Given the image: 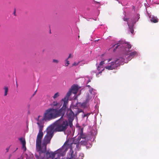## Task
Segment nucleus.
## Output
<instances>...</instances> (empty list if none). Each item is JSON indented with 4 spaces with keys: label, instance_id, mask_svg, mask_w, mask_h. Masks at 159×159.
<instances>
[{
    "label": "nucleus",
    "instance_id": "obj_1",
    "mask_svg": "<svg viewBox=\"0 0 159 159\" xmlns=\"http://www.w3.org/2000/svg\"><path fill=\"white\" fill-rule=\"evenodd\" d=\"M66 106H64L60 109L56 108H49L45 110L43 115V118L41 120L46 121H49L60 116L62 114H63L65 111Z\"/></svg>",
    "mask_w": 159,
    "mask_h": 159
},
{
    "label": "nucleus",
    "instance_id": "obj_2",
    "mask_svg": "<svg viewBox=\"0 0 159 159\" xmlns=\"http://www.w3.org/2000/svg\"><path fill=\"white\" fill-rule=\"evenodd\" d=\"M65 113V111H64V114L61 116V117L54 123L55 131L65 132L67 129L68 127V120L63 119Z\"/></svg>",
    "mask_w": 159,
    "mask_h": 159
},
{
    "label": "nucleus",
    "instance_id": "obj_3",
    "mask_svg": "<svg viewBox=\"0 0 159 159\" xmlns=\"http://www.w3.org/2000/svg\"><path fill=\"white\" fill-rule=\"evenodd\" d=\"M39 116H38V118L37 119V124L38 125L39 129V132L38 134L36 141V149L37 152H39L41 150L42 139L43 135V130L44 123L43 122L42 120H39Z\"/></svg>",
    "mask_w": 159,
    "mask_h": 159
},
{
    "label": "nucleus",
    "instance_id": "obj_4",
    "mask_svg": "<svg viewBox=\"0 0 159 159\" xmlns=\"http://www.w3.org/2000/svg\"><path fill=\"white\" fill-rule=\"evenodd\" d=\"M53 135L52 130H48L47 134L45 136L43 142L42 146L41 145V150L39 151L40 154L41 153L45 152L47 149V145L50 143L51 139Z\"/></svg>",
    "mask_w": 159,
    "mask_h": 159
},
{
    "label": "nucleus",
    "instance_id": "obj_5",
    "mask_svg": "<svg viewBox=\"0 0 159 159\" xmlns=\"http://www.w3.org/2000/svg\"><path fill=\"white\" fill-rule=\"evenodd\" d=\"M78 89V87L77 85H74L71 86L70 89L67 93L66 96L62 99V101L64 102V106L65 105L67 106V105L69 97L71 95L72 92L75 94L77 93Z\"/></svg>",
    "mask_w": 159,
    "mask_h": 159
},
{
    "label": "nucleus",
    "instance_id": "obj_6",
    "mask_svg": "<svg viewBox=\"0 0 159 159\" xmlns=\"http://www.w3.org/2000/svg\"><path fill=\"white\" fill-rule=\"evenodd\" d=\"M119 63H116L115 60L114 61H111L110 63H108V65L105 68L108 70H113L116 69L118 66H119Z\"/></svg>",
    "mask_w": 159,
    "mask_h": 159
},
{
    "label": "nucleus",
    "instance_id": "obj_7",
    "mask_svg": "<svg viewBox=\"0 0 159 159\" xmlns=\"http://www.w3.org/2000/svg\"><path fill=\"white\" fill-rule=\"evenodd\" d=\"M75 114V112H74L71 108H68L66 113V115L68 120L71 119L72 120H74Z\"/></svg>",
    "mask_w": 159,
    "mask_h": 159
},
{
    "label": "nucleus",
    "instance_id": "obj_8",
    "mask_svg": "<svg viewBox=\"0 0 159 159\" xmlns=\"http://www.w3.org/2000/svg\"><path fill=\"white\" fill-rule=\"evenodd\" d=\"M61 152V149H60L54 152H51V155L49 156L48 158L51 157L52 159H53L56 155H57L58 154L60 153Z\"/></svg>",
    "mask_w": 159,
    "mask_h": 159
},
{
    "label": "nucleus",
    "instance_id": "obj_9",
    "mask_svg": "<svg viewBox=\"0 0 159 159\" xmlns=\"http://www.w3.org/2000/svg\"><path fill=\"white\" fill-rule=\"evenodd\" d=\"M97 69L98 71H100L98 73L96 74V76L98 77V75L99 74H101L102 71L104 70V68H103V66L99 65L98 66Z\"/></svg>",
    "mask_w": 159,
    "mask_h": 159
},
{
    "label": "nucleus",
    "instance_id": "obj_10",
    "mask_svg": "<svg viewBox=\"0 0 159 159\" xmlns=\"http://www.w3.org/2000/svg\"><path fill=\"white\" fill-rule=\"evenodd\" d=\"M150 18H151L150 21L151 22L154 23H156L158 22V20L156 16H150Z\"/></svg>",
    "mask_w": 159,
    "mask_h": 159
},
{
    "label": "nucleus",
    "instance_id": "obj_11",
    "mask_svg": "<svg viewBox=\"0 0 159 159\" xmlns=\"http://www.w3.org/2000/svg\"><path fill=\"white\" fill-rule=\"evenodd\" d=\"M137 54V52H136L134 51L131 52L129 54V57L128 58V60H130L132 58L134 57Z\"/></svg>",
    "mask_w": 159,
    "mask_h": 159
},
{
    "label": "nucleus",
    "instance_id": "obj_12",
    "mask_svg": "<svg viewBox=\"0 0 159 159\" xmlns=\"http://www.w3.org/2000/svg\"><path fill=\"white\" fill-rule=\"evenodd\" d=\"M124 59H123L122 58H120L119 59L115 60L116 63H118L119 64V66L122 64L124 62Z\"/></svg>",
    "mask_w": 159,
    "mask_h": 159
},
{
    "label": "nucleus",
    "instance_id": "obj_13",
    "mask_svg": "<svg viewBox=\"0 0 159 159\" xmlns=\"http://www.w3.org/2000/svg\"><path fill=\"white\" fill-rule=\"evenodd\" d=\"M59 104L56 101H54L52 103H51L50 105L51 107L54 108V107H57L59 106Z\"/></svg>",
    "mask_w": 159,
    "mask_h": 159
},
{
    "label": "nucleus",
    "instance_id": "obj_14",
    "mask_svg": "<svg viewBox=\"0 0 159 159\" xmlns=\"http://www.w3.org/2000/svg\"><path fill=\"white\" fill-rule=\"evenodd\" d=\"M80 135L81 138L83 139H85L86 138V136L85 135L83 134V128H82L80 130Z\"/></svg>",
    "mask_w": 159,
    "mask_h": 159
},
{
    "label": "nucleus",
    "instance_id": "obj_15",
    "mask_svg": "<svg viewBox=\"0 0 159 159\" xmlns=\"http://www.w3.org/2000/svg\"><path fill=\"white\" fill-rule=\"evenodd\" d=\"M123 46L126 48L125 50L127 51V48L129 50L131 48V45L128 43H125L124 44Z\"/></svg>",
    "mask_w": 159,
    "mask_h": 159
},
{
    "label": "nucleus",
    "instance_id": "obj_16",
    "mask_svg": "<svg viewBox=\"0 0 159 159\" xmlns=\"http://www.w3.org/2000/svg\"><path fill=\"white\" fill-rule=\"evenodd\" d=\"M19 140L20 142L21 143L22 145H25V144H26V142L25 139L24 138H21L19 139Z\"/></svg>",
    "mask_w": 159,
    "mask_h": 159
},
{
    "label": "nucleus",
    "instance_id": "obj_17",
    "mask_svg": "<svg viewBox=\"0 0 159 159\" xmlns=\"http://www.w3.org/2000/svg\"><path fill=\"white\" fill-rule=\"evenodd\" d=\"M4 96H6L7 95V93L8 90V88L7 87L5 86L4 88Z\"/></svg>",
    "mask_w": 159,
    "mask_h": 159
},
{
    "label": "nucleus",
    "instance_id": "obj_18",
    "mask_svg": "<svg viewBox=\"0 0 159 159\" xmlns=\"http://www.w3.org/2000/svg\"><path fill=\"white\" fill-rule=\"evenodd\" d=\"M68 120V126L69 125L70 128H72L73 126L72 121L73 120L71 119L68 120Z\"/></svg>",
    "mask_w": 159,
    "mask_h": 159
},
{
    "label": "nucleus",
    "instance_id": "obj_19",
    "mask_svg": "<svg viewBox=\"0 0 159 159\" xmlns=\"http://www.w3.org/2000/svg\"><path fill=\"white\" fill-rule=\"evenodd\" d=\"M115 45H116L115 48V49H114V50H113V51L114 52H115L116 49L117 48L119 47V46H120V43H118V44H115V45H111V48H113Z\"/></svg>",
    "mask_w": 159,
    "mask_h": 159
},
{
    "label": "nucleus",
    "instance_id": "obj_20",
    "mask_svg": "<svg viewBox=\"0 0 159 159\" xmlns=\"http://www.w3.org/2000/svg\"><path fill=\"white\" fill-rule=\"evenodd\" d=\"M83 112L82 110L81 109H77V111L75 112V114L77 116L80 113Z\"/></svg>",
    "mask_w": 159,
    "mask_h": 159
},
{
    "label": "nucleus",
    "instance_id": "obj_21",
    "mask_svg": "<svg viewBox=\"0 0 159 159\" xmlns=\"http://www.w3.org/2000/svg\"><path fill=\"white\" fill-rule=\"evenodd\" d=\"M133 26H129V30H130V32H131V33L132 34H133L134 32V30H133Z\"/></svg>",
    "mask_w": 159,
    "mask_h": 159
},
{
    "label": "nucleus",
    "instance_id": "obj_22",
    "mask_svg": "<svg viewBox=\"0 0 159 159\" xmlns=\"http://www.w3.org/2000/svg\"><path fill=\"white\" fill-rule=\"evenodd\" d=\"M59 94L58 93H57L55 94L54 95V96H53V98L54 99H55L56 98H57V97H58L59 96Z\"/></svg>",
    "mask_w": 159,
    "mask_h": 159
},
{
    "label": "nucleus",
    "instance_id": "obj_23",
    "mask_svg": "<svg viewBox=\"0 0 159 159\" xmlns=\"http://www.w3.org/2000/svg\"><path fill=\"white\" fill-rule=\"evenodd\" d=\"M61 155V154L60 153L58 154H57V157L55 158V159H64L63 158H60V155Z\"/></svg>",
    "mask_w": 159,
    "mask_h": 159
},
{
    "label": "nucleus",
    "instance_id": "obj_24",
    "mask_svg": "<svg viewBox=\"0 0 159 159\" xmlns=\"http://www.w3.org/2000/svg\"><path fill=\"white\" fill-rule=\"evenodd\" d=\"M42 153H41L40 154V153H39V156H38L37 155H35V157H36V159H40V156L41 155V154Z\"/></svg>",
    "mask_w": 159,
    "mask_h": 159
},
{
    "label": "nucleus",
    "instance_id": "obj_25",
    "mask_svg": "<svg viewBox=\"0 0 159 159\" xmlns=\"http://www.w3.org/2000/svg\"><path fill=\"white\" fill-rule=\"evenodd\" d=\"M65 61L66 62V63L65 64V66H68V65L70 63H69V61H68V59H67Z\"/></svg>",
    "mask_w": 159,
    "mask_h": 159
},
{
    "label": "nucleus",
    "instance_id": "obj_26",
    "mask_svg": "<svg viewBox=\"0 0 159 159\" xmlns=\"http://www.w3.org/2000/svg\"><path fill=\"white\" fill-rule=\"evenodd\" d=\"M46 156L48 157L49 156L51 155V152L47 151L46 153Z\"/></svg>",
    "mask_w": 159,
    "mask_h": 159
},
{
    "label": "nucleus",
    "instance_id": "obj_27",
    "mask_svg": "<svg viewBox=\"0 0 159 159\" xmlns=\"http://www.w3.org/2000/svg\"><path fill=\"white\" fill-rule=\"evenodd\" d=\"M79 63V62H78V63H77L75 62L72 64V66H77Z\"/></svg>",
    "mask_w": 159,
    "mask_h": 159
},
{
    "label": "nucleus",
    "instance_id": "obj_28",
    "mask_svg": "<svg viewBox=\"0 0 159 159\" xmlns=\"http://www.w3.org/2000/svg\"><path fill=\"white\" fill-rule=\"evenodd\" d=\"M104 64V61H102L100 62V63L99 64V65L100 66H103V65Z\"/></svg>",
    "mask_w": 159,
    "mask_h": 159
},
{
    "label": "nucleus",
    "instance_id": "obj_29",
    "mask_svg": "<svg viewBox=\"0 0 159 159\" xmlns=\"http://www.w3.org/2000/svg\"><path fill=\"white\" fill-rule=\"evenodd\" d=\"M25 145L26 144H25V145H24V146L23 145H22V148L24 149L25 151L26 150V147L25 146Z\"/></svg>",
    "mask_w": 159,
    "mask_h": 159
},
{
    "label": "nucleus",
    "instance_id": "obj_30",
    "mask_svg": "<svg viewBox=\"0 0 159 159\" xmlns=\"http://www.w3.org/2000/svg\"><path fill=\"white\" fill-rule=\"evenodd\" d=\"M53 62L58 63V61L57 60L53 59Z\"/></svg>",
    "mask_w": 159,
    "mask_h": 159
},
{
    "label": "nucleus",
    "instance_id": "obj_31",
    "mask_svg": "<svg viewBox=\"0 0 159 159\" xmlns=\"http://www.w3.org/2000/svg\"><path fill=\"white\" fill-rule=\"evenodd\" d=\"M90 115V114H89V113H87V114H84V117L86 116H87V117H88V116H89V115Z\"/></svg>",
    "mask_w": 159,
    "mask_h": 159
},
{
    "label": "nucleus",
    "instance_id": "obj_32",
    "mask_svg": "<svg viewBox=\"0 0 159 159\" xmlns=\"http://www.w3.org/2000/svg\"><path fill=\"white\" fill-rule=\"evenodd\" d=\"M88 98L86 99V102H89V95H88Z\"/></svg>",
    "mask_w": 159,
    "mask_h": 159
},
{
    "label": "nucleus",
    "instance_id": "obj_33",
    "mask_svg": "<svg viewBox=\"0 0 159 159\" xmlns=\"http://www.w3.org/2000/svg\"><path fill=\"white\" fill-rule=\"evenodd\" d=\"M9 148L10 147H9L8 148H6V152H8V151H9Z\"/></svg>",
    "mask_w": 159,
    "mask_h": 159
},
{
    "label": "nucleus",
    "instance_id": "obj_34",
    "mask_svg": "<svg viewBox=\"0 0 159 159\" xmlns=\"http://www.w3.org/2000/svg\"><path fill=\"white\" fill-rule=\"evenodd\" d=\"M72 57L71 56V54H70L69 55V56L68 57V58L67 59H69V58H71V57Z\"/></svg>",
    "mask_w": 159,
    "mask_h": 159
},
{
    "label": "nucleus",
    "instance_id": "obj_35",
    "mask_svg": "<svg viewBox=\"0 0 159 159\" xmlns=\"http://www.w3.org/2000/svg\"><path fill=\"white\" fill-rule=\"evenodd\" d=\"M128 20V18H124V20L125 21H127Z\"/></svg>",
    "mask_w": 159,
    "mask_h": 159
},
{
    "label": "nucleus",
    "instance_id": "obj_36",
    "mask_svg": "<svg viewBox=\"0 0 159 159\" xmlns=\"http://www.w3.org/2000/svg\"><path fill=\"white\" fill-rule=\"evenodd\" d=\"M93 90V88H91V89H90L89 90L90 92L91 93H92V91Z\"/></svg>",
    "mask_w": 159,
    "mask_h": 159
},
{
    "label": "nucleus",
    "instance_id": "obj_37",
    "mask_svg": "<svg viewBox=\"0 0 159 159\" xmlns=\"http://www.w3.org/2000/svg\"><path fill=\"white\" fill-rule=\"evenodd\" d=\"M111 60V59H109L108 60V62H109Z\"/></svg>",
    "mask_w": 159,
    "mask_h": 159
},
{
    "label": "nucleus",
    "instance_id": "obj_38",
    "mask_svg": "<svg viewBox=\"0 0 159 159\" xmlns=\"http://www.w3.org/2000/svg\"><path fill=\"white\" fill-rule=\"evenodd\" d=\"M90 81H91V80L90 79H89L88 80V82H87V84H88L89 82H90Z\"/></svg>",
    "mask_w": 159,
    "mask_h": 159
},
{
    "label": "nucleus",
    "instance_id": "obj_39",
    "mask_svg": "<svg viewBox=\"0 0 159 159\" xmlns=\"http://www.w3.org/2000/svg\"><path fill=\"white\" fill-rule=\"evenodd\" d=\"M15 13H16V10H15L14 12V14L15 15Z\"/></svg>",
    "mask_w": 159,
    "mask_h": 159
},
{
    "label": "nucleus",
    "instance_id": "obj_40",
    "mask_svg": "<svg viewBox=\"0 0 159 159\" xmlns=\"http://www.w3.org/2000/svg\"><path fill=\"white\" fill-rule=\"evenodd\" d=\"M37 91V90H36V91H35L34 92V94H33V95H34L35 94Z\"/></svg>",
    "mask_w": 159,
    "mask_h": 159
},
{
    "label": "nucleus",
    "instance_id": "obj_41",
    "mask_svg": "<svg viewBox=\"0 0 159 159\" xmlns=\"http://www.w3.org/2000/svg\"><path fill=\"white\" fill-rule=\"evenodd\" d=\"M87 86L89 87V88L90 87V86L89 85H87Z\"/></svg>",
    "mask_w": 159,
    "mask_h": 159
},
{
    "label": "nucleus",
    "instance_id": "obj_42",
    "mask_svg": "<svg viewBox=\"0 0 159 159\" xmlns=\"http://www.w3.org/2000/svg\"><path fill=\"white\" fill-rule=\"evenodd\" d=\"M17 159H19V158H18Z\"/></svg>",
    "mask_w": 159,
    "mask_h": 159
},
{
    "label": "nucleus",
    "instance_id": "obj_43",
    "mask_svg": "<svg viewBox=\"0 0 159 159\" xmlns=\"http://www.w3.org/2000/svg\"><path fill=\"white\" fill-rule=\"evenodd\" d=\"M42 159H43V158H42Z\"/></svg>",
    "mask_w": 159,
    "mask_h": 159
}]
</instances>
